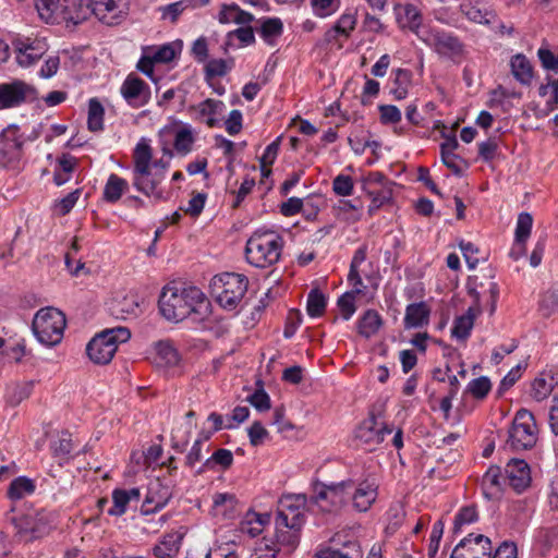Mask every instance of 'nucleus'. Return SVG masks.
<instances>
[{
  "instance_id": "obj_15",
  "label": "nucleus",
  "mask_w": 558,
  "mask_h": 558,
  "mask_svg": "<svg viewBox=\"0 0 558 558\" xmlns=\"http://www.w3.org/2000/svg\"><path fill=\"white\" fill-rule=\"evenodd\" d=\"M492 542L483 534H469L454 547L451 558H490Z\"/></svg>"
},
{
  "instance_id": "obj_16",
  "label": "nucleus",
  "mask_w": 558,
  "mask_h": 558,
  "mask_svg": "<svg viewBox=\"0 0 558 558\" xmlns=\"http://www.w3.org/2000/svg\"><path fill=\"white\" fill-rule=\"evenodd\" d=\"M391 433L392 428H389L384 423H378L374 416H371L364 420L355 429V439L366 446L367 450H373Z\"/></svg>"
},
{
  "instance_id": "obj_7",
  "label": "nucleus",
  "mask_w": 558,
  "mask_h": 558,
  "mask_svg": "<svg viewBox=\"0 0 558 558\" xmlns=\"http://www.w3.org/2000/svg\"><path fill=\"white\" fill-rule=\"evenodd\" d=\"M130 337L131 332L125 327L104 330L88 342L87 355L95 364H108L117 352L118 344L128 341Z\"/></svg>"
},
{
  "instance_id": "obj_46",
  "label": "nucleus",
  "mask_w": 558,
  "mask_h": 558,
  "mask_svg": "<svg viewBox=\"0 0 558 558\" xmlns=\"http://www.w3.org/2000/svg\"><path fill=\"white\" fill-rule=\"evenodd\" d=\"M411 82V73L404 69H397L395 71V87L391 89L396 99L401 100L407 97L408 87Z\"/></svg>"
},
{
  "instance_id": "obj_26",
  "label": "nucleus",
  "mask_w": 558,
  "mask_h": 558,
  "mask_svg": "<svg viewBox=\"0 0 558 558\" xmlns=\"http://www.w3.org/2000/svg\"><path fill=\"white\" fill-rule=\"evenodd\" d=\"M92 0H62L60 23H82L90 15Z\"/></svg>"
},
{
  "instance_id": "obj_33",
  "label": "nucleus",
  "mask_w": 558,
  "mask_h": 558,
  "mask_svg": "<svg viewBox=\"0 0 558 558\" xmlns=\"http://www.w3.org/2000/svg\"><path fill=\"white\" fill-rule=\"evenodd\" d=\"M179 360V353L170 341H159L155 344L154 363L157 366H174Z\"/></svg>"
},
{
  "instance_id": "obj_13",
  "label": "nucleus",
  "mask_w": 558,
  "mask_h": 558,
  "mask_svg": "<svg viewBox=\"0 0 558 558\" xmlns=\"http://www.w3.org/2000/svg\"><path fill=\"white\" fill-rule=\"evenodd\" d=\"M129 3L126 0H94L90 14L101 23L113 26L120 24L126 16Z\"/></svg>"
},
{
  "instance_id": "obj_35",
  "label": "nucleus",
  "mask_w": 558,
  "mask_h": 558,
  "mask_svg": "<svg viewBox=\"0 0 558 558\" xmlns=\"http://www.w3.org/2000/svg\"><path fill=\"white\" fill-rule=\"evenodd\" d=\"M129 183L125 179L112 173L104 187V199L108 203H117L128 191Z\"/></svg>"
},
{
  "instance_id": "obj_58",
  "label": "nucleus",
  "mask_w": 558,
  "mask_h": 558,
  "mask_svg": "<svg viewBox=\"0 0 558 558\" xmlns=\"http://www.w3.org/2000/svg\"><path fill=\"white\" fill-rule=\"evenodd\" d=\"M538 59L542 63V66L545 70L553 71L558 74V57L555 56L547 48H539L537 51Z\"/></svg>"
},
{
  "instance_id": "obj_40",
  "label": "nucleus",
  "mask_w": 558,
  "mask_h": 558,
  "mask_svg": "<svg viewBox=\"0 0 558 558\" xmlns=\"http://www.w3.org/2000/svg\"><path fill=\"white\" fill-rule=\"evenodd\" d=\"M501 470L498 466H490L482 477V488L487 497H494L500 492Z\"/></svg>"
},
{
  "instance_id": "obj_64",
  "label": "nucleus",
  "mask_w": 558,
  "mask_h": 558,
  "mask_svg": "<svg viewBox=\"0 0 558 558\" xmlns=\"http://www.w3.org/2000/svg\"><path fill=\"white\" fill-rule=\"evenodd\" d=\"M247 399L250 403L258 411H266L270 408V398L264 389L256 390Z\"/></svg>"
},
{
  "instance_id": "obj_32",
  "label": "nucleus",
  "mask_w": 558,
  "mask_h": 558,
  "mask_svg": "<svg viewBox=\"0 0 558 558\" xmlns=\"http://www.w3.org/2000/svg\"><path fill=\"white\" fill-rule=\"evenodd\" d=\"M110 312L118 319L134 318L140 313V304L135 296L125 295L110 303Z\"/></svg>"
},
{
  "instance_id": "obj_30",
  "label": "nucleus",
  "mask_w": 558,
  "mask_h": 558,
  "mask_svg": "<svg viewBox=\"0 0 558 558\" xmlns=\"http://www.w3.org/2000/svg\"><path fill=\"white\" fill-rule=\"evenodd\" d=\"M141 492L138 488L114 489L112 493V506L108 509L110 515L120 517L126 512L129 504L138 502Z\"/></svg>"
},
{
  "instance_id": "obj_24",
  "label": "nucleus",
  "mask_w": 558,
  "mask_h": 558,
  "mask_svg": "<svg viewBox=\"0 0 558 558\" xmlns=\"http://www.w3.org/2000/svg\"><path fill=\"white\" fill-rule=\"evenodd\" d=\"M16 61L19 65L28 68L35 64L47 51L44 40L34 39L27 41H19L15 46Z\"/></svg>"
},
{
  "instance_id": "obj_56",
  "label": "nucleus",
  "mask_w": 558,
  "mask_h": 558,
  "mask_svg": "<svg viewBox=\"0 0 558 558\" xmlns=\"http://www.w3.org/2000/svg\"><path fill=\"white\" fill-rule=\"evenodd\" d=\"M208 436L205 439H197L192 446L190 452L186 456V465L193 468L197 462L203 458L202 451L203 448L206 447V451L208 452L209 446L206 444Z\"/></svg>"
},
{
  "instance_id": "obj_59",
  "label": "nucleus",
  "mask_w": 558,
  "mask_h": 558,
  "mask_svg": "<svg viewBox=\"0 0 558 558\" xmlns=\"http://www.w3.org/2000/svg\"><path fill=\"white\" fill-rule=\"evenodd\" d=\"M380 112V120L385 124L398 123L401 121V112L393 105H381L378 107Z\"/></svg>"
},
{
  "instance_id": "obj_62",
  "label": "nucleus",
  "mask_w": 558,
  "mask_h": 558,
  "mask_svg": "<svg viewBox=\"0 0 558 558\" xmlns=\"http://www.w3.org/2000/svg\"><path fill=\"white\" fill-rule=\"evenodd\" d=\"M267 436L268 432L260 422H254L248 428V437L252 446L256 447L262 445Z\"/></svg>"
},
{
  "instance_id": "obj_17",
  "label": "nucleus",
  "mask_w": 558,
  "mask_h": 558,
  "mask_svg": "<svg viewBox=\"0 0 558 558\" xmlns=\"http://www.w3.org/2000/svg\"><path fill=\"white\" fill-rule=\"evenodd\" d=\"M173 495V487L170 483L160 478L150 481L143 507L145 513L155 512L165 507Z\"/></svg>"
},
{
  "instance_id": "obj_21",
  "label": "nucleus",
  "mask_w": 558,
  "mask_h": 558,
  "mask_svg": "<svg viewBox=\"0 0 558 558\" xmlns=\"http://www.w3.org/2000/svg\"><path fill=\"white\" fill-rule=\"evenodd\" d=\"M15 526L25 542L41 537L48 530L46 515L41 512L21 515L15 519Z\"/></svg>"
},
{
  "instance_id": "obj_8",
  "label": "nucleus",
  "mask_w": 558,
  "mask_h": 558,
  "mask_svg": "<svg viewBox=\"0 0 558 558\" xmlns=\"http://www.w3.org/2000/svg\"><path fill=\"white\" fill-rule=\"evenodd\" d=\"M353 488L354 482L352 480L331 484H316L313 499L322 511H338L348 502Z\"/></svg>"
},
{
  "instance_id": "obj_2",
  "label": "nucleus",
  "mask_w": 558,
  "mask_h": 558,
  "mask_svg": "<svg viewBox=\"0 0 558 558\" xmlns=\"http://www.w3.org/2000/svg\"><path fill=\"white\" fill-rule=\"evenodd\" d=\"M133 186L144 195L157 201L163 197L160 184L165 179L168 162L162 159L153 161V148L142 138L133 151Z\"/></svg>"
},
{
  "instance_id": "obj_53",
  "label": "nucleus",
  "mask_w": 558,
  "mask_h": 558,
  "mask_svg": "<svg viewBox=\"0 0 558 558\" xmlns=\"http://www.w3.org/2000/svg\"><path fill=\"white\" fill-rule=\"evenodd\" d=\"M52 452L56 457H68L73 450L71 435L69 433H61L57 440L51 445Z\"/></svg>"
},
{
  "instance_id": "obj_45",
  "label": "nucleus",
  "mask_w": 558,
  "mask_h": 558,
  "mask_svg": "<svg viewBox=\"0 0 558 558\" xmlns=\"http://www.w3.org/2000/svg\"><path fill=\"white\" fill-rule=\"evenodd\" d=\"M326 298L319 290L313 289L310 291L306 310L311 317L322 316L326 310Z\"/></svg>"
},
{
  "instance_id": "obj_1",
  "label": "nucleus",
  "mask_w": 558,
  "mask_h": 558,
  "mask_svg": "<svg viewBox=\"0 0 558 558\" xmlns=\"http://www.w3.org/2000/svg\"><path fill=\"white\" fill-rule=\"evenodd\" d=\"M209 302L195 287L179 288L167 284L159 298V311L169 322L179 323L193 316V320L203 319L208 313Z\"/></svg>"
},
{
  "instance_id": "obj_29",
  "label": "nucleus",
  "mask_w": 558,
  "mask_h": 558,
  "mask_svg": "<svg viewBox=\"0 0 558 558\" xmlns=\"http://www.w3.org/2000/svg\"><path fill=\"white\" fill-rule=\"evenodd\" d=\"M430 307L426 302L411 303L405 308L404 328H422L429 323Z\"/></svg>"
},
{
  "instance_id": "obj_3",
  "label": "nucleus",
  "mask_w": 558,
  "mask_h": 558,
  "mask_svg": "<svg viewBox=\"0 0 558 558\" xmlns=\"http://www.w3.org/2000/svg\"><path fill=\"white\" fill-rule=\"evenodd\" d=\"M282 239L274 231L255 232L246 242L247 262L258 268H266L280 258Z\"/></svg>"
},
{
  "instance_id": "obj_43",
  "label": "nucleus",
  "mask_w": 558,
  "mask_h": 558,
  "mask_svg": "<svg viewBox=\"0 0 558 558\" xmlns=\"http://www.w3.org/2000/svg\"><path fill=\"white\" fill-rule=\"evenodd\" d=\"M59 169L56 170L53 181L57 185L66 183L76 166V159L70 155H62L59 160Z\"/></svg>"
},
{
  "instance_id": "obj_44",
  "label": "nucleus",
  "mask_w": 558,
  "mask_h": 558,
  "mask_svg": "<svg viewBox=\"0 0 558 558\" xmlns=\"http://www.w3.org/2000/svg\"><path fill=\"white\" fill-rule=\"evenodd\" d=\"M558 380L554 376L546 378L545 376L536 378L532 384V396L537 401L546 399L553 391Z\"/></svg>"
},
{
  "instance_id": "obj_28",
  "label": "nucleus",
  "mask_w": 558,
  "mask_h": 558,
  "mask_svg": "<svg viewBox=\"0 0 558 558\" xmlns=\"http://www.w3.org/2000/svg\"><path fill=\"white\" fill-rule=\"evenodd\" d=\"M482 308L476 298L475 304L471 305L466 313L457 317L451 329L452 337L465 341L474 326L475 318L481 314Z\"/></svg>"
},
{
  "instance_id": "obj_12",
  "label": "nucleus",
  "mask_w": 558,
  "mask_h": 558,
  "mask_svg": "<svg viewBox=\"0 0 558 558\" xmlns=\"http://www.w3.org/2000/svg\"><path fill=\"white\" fill-rule=\"evenodd\" d=\"M36 98V89L24 81L14 80L0 84V110L21 106Z\"/></svg>"
},
{
  "instance_id": "obj_54",
  "label": "nucleus",
  "mask_w": 558,
  "mask_h": 558,
  "mask_svg": "<svg viewBox=\"0 0 558 558\" xmlns=\"http://www.w3.org/2000/svg\"><path fill=\"white\" fill-rule=\"evenodd\" d=\"M191 7V0H180L168 5L161 7L162 19H170L175 22L180 14Z\"/></svg>"
},
{
  "instance_id": "obj_36",
  "label": "nucleus",
  "mask_w": 558,
  "mask_h": 558,
  "mask_svg": "<svg viewBox=\"0 0 558 558\" xmlns=\"http://www.w3.org/2000/svg\"><path fill=\"white\" fill-rule=\"evenodd\" d=\"M62 0H35V8L46 23H60Z\"/></svg>"
},
{
  "instance_id": "obj_34",
  "label": "nucleus",
  "mask_w": 558,
  "mask_h": 558,
  "mask_svg": "<svg viewBox=\"0 0 558 558\" xmlns=\"http://www.w3.org/2000/svg\"><path fill=\"white\" fill-rule=\"evenodd\" d=\"M383 326V318L375 310H367L357 323L359 333L368 339L376 335Z\"/></svg>"
},
{
  "instance_id": "obj_42",
  "label": "nucleus",
  "mask_w": 558,
  "mask_h": 558,
  "mask_svg": "<svg viewBox=\"0 0 558 558\" xmlns=\"http://www.w3.org/2000/svg\"><path fill=\"white\" fill-rule=\"evenodd\" d=\"M35 490L34 482L25 476H21L11 482L8 496L12 500H19Z\"/></svg>"
},
{
  "instance_id": "obj_9",
  "label": "nucleus",
  "mask_w": 558,
  "mask_h": 558,
  "mask_svg": "<svg viewBox=\"0 0 558 558\" xmlns=\"http://www.w3.org/2000/svg\"><path fill=\"white\" fill-rule=\"evenodd\" d=\"M537 441V427L534 415L521 409L517 412L509 430L508 445L513 450H526Z\"/></svg>"
},
{
  "instance_id": "obj_57",
  "label": "nucleus",
  "mask_w": 558,
  "mask_h": 558,
  "mask_svg": "<svg viewBox=\"0 0 558 558\" xmlns=\"http://www.w3.org/2000/svg\"><path fill=\"white\" fill-rule=\"evenodd\" d=\"M388 529L396 531L403 522L405 517V511L400 504L392 505L388 512Z\"/></svg>"
},
{
  "instance_id": "obj_55",
  "label": "nucleus",
  "mask_w": 558,
  "mask_h": 558,
  "mask_svg": "<svg viewBox=\"0 0 558 558\" xmlns=\"http://www.w3.org/2000/svg\"><path fill=\"white\" fill-rule=\"evenodd\" d=\"M332 190L339 196H349L353 192L352 178L344 174L337 175L332 181Z\"/></svg>"
},
{
  "instance_id": "obj_11",
  "label": "nucleus",
  "mask_w": 558,
  "mask_h": 558,
  "mask_svg": "<svg viewBox=\"0 0 558 558\" xmlns=\"http://www.w3.org/2000/svg\"><path fill=\"white\" fill-rule=\"evenodd\" d=\"M331 547L319 550L314 558H363L359 542L345 532H338L330 538Z\"/></svg>"
},
{
  "instance_id": "obj_61",
  "label": "nucleus",
  "mask_w": 558,
  "mask_h": 558,
  "mask_svg": "<svg viewBox=\"0 0 558 558\" xmlns=\"http://www.w3.org/2000/svg\"><path fill=\"white\" fill-rule=\"evenodd\" d=\"M477 520V511L475 507H464L460 510L454 519V531L457 532L461 525L475 522Z\"/></svg>"
},
{
  "instance_id": "obj_5",
  "label": "nucleus",
  "mask_w": 558,
  "mask_h": 558,
  "mask_svg": "<svg viewBox=\"0 0 558 558\" xmlns=\"http://www.w3.org/2000/svg\"><path fill=\"white\" fill-rule=\"evenodd\" d=\"M65 326L64 314L54 307L39 310L33 320L36 338L47 347H53L61 342Z\"/></svg>"
},
{
  "instance_id": "obj_41",
  "label": "nucleus",
  "mask_w": 558,
  "mask_h": 558,
  "mask_svg": "<svg viewBox=\"0 0 558 558\" xmlns=\"http://www.w3.org/2000/svg\"><path fill=\"white\" fill-rule=\"evenodd\" d=\"M105 109L100 101L92 98L88 102L87 126L92 132H98L104 129Z\"/></svg>"
},
{
  "instance_id": "obj_18",
  "label": "nucleus",
  "mask_w": 558,
  "mask_h": 558,
  "mask_svg": "<svg viewBox=\"0 0 558 558\" xmlns=\"http://www.w3.org/2000/svg\"><path fill=\"white\" fill-rule=\"evenodd\" d=\"M120 92L126 102L134 108L146 105L150 97L149 86L134 74L126 76Z\"/></svg>"
},
{
  "instance_id": "obj_52",
  "label": "nucleus",
  "mask_w": 558,
  "mask_h": 558,
  "mask_svg": "<svg viewBox=\"0 0 558 558\" xmlns=\"http://www.w3.org/2000/svg\"><path fill=\"white\" fill-rule=\"evenodd\" d=\"M339 0H311L314 13L319 17H327L339 9Z\"/></svg>"
},
{
  "instance_id": "obj_50",
  "label": "nucleus",
  "mask_w": 558,
  "mask_h": 558,
  "mask_svg": "<svg viewBox=\"0 0 558 558\" xmlns=\"http://www.w3.org/2000/svg\"><path fill=\"white\" fill-rule=\"evenodd\" d=\"M282 27L280 19H267L262 24L259 33L266 41L271 43L272 38L281 35Z\"/></svg>"
},
{
  "instance_id": "obj_31",
  "label": "nucleus",
  "mask_w": 558,
  "mask_h": 558,
  "mask_svg": "<svg viewBox=\"0 0 558 558\" xmlns=\"http://www.w3.org/2000/svg\"><path fill=\"white\" fill-rule=\"evenodd\" d=\"M238 499L234 494L217 493L213 497V514L217 518L231 519L235 515Z\"/></svg>"
},
{
  "instance_id": "obj_60",
  "label": "nucleus",
  "mask_w": 558,
  "mask_h": 558,
  "mask_svg": "<svg viewBox=\"0 0 558 558\" xmlns=\"http://www.w3.org/2000/svg\"><path fill=\"white\" fill-rule=\"evenodd\" d=\"M356 25V16L352 13L342 14L338 22L335 24L336 31H340V35L349 37L350 33Z\"/></svg>"
},
{
  "instance_id": "obj_4",
  "label": "nucleus",
  "mask_w": 558,
  "mask_h": 558,
  "mask_svg": "<svg viewBox=\"0 0 558 558\" xmlns=\"http://www.w3.org/2000/svg\"><path fill=\"white\" fill-rule=\"evenodd\" d=\"M248 281L245 276L225 272L214 277L210 283L211 294L219 305L232 311L243 299L247 290Z\"/></svg>"
},
{
  "instance_id": "obj_19",
  "label": "nucleus",
  "mask_w": 558,
  "mask_h": 558,
  "mask_svg": "<svg viewBox=\"0 0 558 558\" xmlns=\"http://www.w3.org/2000/svg\"><path fill=\"white\" fill-rule=\"evenodd\" d=\"M460 12L471 22L490 24L496 20V11L492 0H464Z\"/></svg>"
},
{
  "instance_id": "obj_14",
  "label": "nucleus",
  "mask_w": 558,
  "mask_h": 558,
  "mask_svg": "<svg viewBox=\"0 0 558 558\" xmlns=\"http://www.w3.org/2000/svg\"><path fill=\"white\" fill-rule=\"evenodd\" d=\"M422 41L432 47L438 54L447 58H454L463 51V45L458 37L440 29L428 28Z\"/></svg>"
},
{
  "instance_id": "obj_48",
  "label": "nucleus",
  "mask_w": 558,
  "mask_h": 558,
  "mask_svg": "<svg viewBox=\"0 0 558 558\" xmlns=\"http://www.w3.org/2000/svg\"><path fill=\"white\" fill-rule=\"evenodd\" d=\"M280 148V137L270 143L262 157L259 158L262 173L264 177H268L271 172L270 166L275 162Z\"/></svg>"
},
{
  "instance_id": "obj_20",
  "label": "nucleus",
  "mask_w": 558,
  "mask_h": 558,
  "mask_svg": "<svg viewBox=\"0 0 558 558\" xmlns=\"http://www.w3.org/2000/svg\"><path fill=\"white\" fill-rule=\"evenodd\" d=\"M397 22L401 29H408L415 34L421 40L428 32V28L423 26V15L421 10L412 3H405L398 7Z\"/></svg>"
},
{
  "instance_id": "obj_38",
  "label": "nucleus",
  "mask_w": 558,
  "mask_h": 558,
  "mask_svg": "<svg viewBox=\"0 0 558 558\" xmlns=\"http://www.w3.org/2000/svg\"><path fill=\"white\" fill-rule=\"evenodd\" d=\"M511 72L522 84H530L533 77V68L523 54H515L511 59Z\"/></svg>"
},
{
  "instance_id": "obj_49",
  "label": "nucleus",
  "mask_w": 558,
  "mask_h": 558,
  "mask_svg": "<svg viewBox=\"0 0 558 558\" xmlns=\"http://www.w3.org/2000/svg\"><path fill=\"white\" fill-rule=\"evenodd\" d=\"M492 389V384L488 377L481 376L471 380L468 385L466 391L476 399H484Z\"/></svg>"
},
{
  "instance_id": "obj_47",
  "label": "nucleus",
  "mask_w": 558,
  "mask_h": 558,
  "mask_svg": "<svg viewBox=\"0 0 558 558\" xmlns=\"http://www.w3.org/2000/svg\"><path fill=\"white\" fill-rule=\"evenodd\" d=\"M362 292H363L362 289L356 288L351 292H345L343 295H341L338 299L337 304H338L339 311L341 313V316L344 319H347V320L350 319L353 316V314L355 313V311H356L355 296Z\"/></svg>"
},
{
  "instance_id": "obj_27",
  "label": "nucleus",
  "mask_w": 558,
  "mask_h": 558,
  "mask_svg": "<svg viewBox=\"0 0 558 558\" xmlns=\"http://www.w3.org/2000/svg\"><path fill=\"white\" fill-rule=\"evenodd\" d=\"M226 106L221 100L207 98L204 101L192 106L191 111L195 112V119L206 123L208 128H215L219 120L217 116L221 114Z\"/></svg>"
},
{
  "instance_id": "obj_37",
  "label": "nucleus",
  "mask_w": 558,
  "mask_h": 558,
  "mask_svg": "<svg viewBox=\"0 0 558 558\" xmlns=\"http://www.w3.org/2000/svg\"><path fill=\"white\" fill-rule=\"evenodd\" d=\"M182 536L178 533L167 534L162 541H160L153 548V553L158 558H171L175 556L180 549Z\"/></svg>"
},
{
  "instance_id": "obj_25",
  "label": "nucleus",
  "mask_w": 558,
  "mask_h": 558,
  "mask_svg": "<svg viewBox=\"0 0 558 558\" xmlns=\"http://www.w3.org/2000/svg\"><path fill=\"white\" fill-rule=\"evenodd\" d=\"M506 474L509 485L518 493L526 489L531 484V472L529 464L521 459H512L506 466Z\"/></svg>"
},
{
  "instance_id": "obj_6",
  "label": "nucleus",
  "mask_w": 558,
  "mask_h": 558,
  "mask_svg": "<svg viewBox=\"0 0 558 558\" xmlns=\"http://www.w3.org/2000/svg\"><path fill=\"white\" fill-rule=\"evenodd\" d=\"M304 515L298 508L280 509L276 518V541L279 550L292 553L299 545Z\"/></svg>"
},
{
  "instance_id": "obj_63",
  "label": "nucleus",
  "mask_w": 558,
  "mask_h": 558,
  "mask_svg": "<svg viewBox=\"0 0 558 558\" xmlns=\"http://www.w3.org/2000/svg\"><path fill=\"white\" fill-rule=\"evenodd\" d=\"M81 191L75 190L63 197L59 203L56 204V209L60 215L64 216L71 211L80 197Z\"/></svg>"
},
{
  "instance_id": "obj_23",
  "label": "nucleus",
  "mask_w": 558,
  "mask_h": 558,
  "mask_svg": "<svg viewBox=\"0 0 558 558\" xmlns=\"http://www.w3.org/2000/svg\"><path fill=\"white\" fill-rule=\"evenodd\" d=\"M378 496V485L375 481L364 480L354 484L350 499L353 508L359 512H366L375 502Z\"/></svg>"
},
{
  "instance_id": "obj_22",
  "label": "nucleus",
  "mask_w": 558,
  "mask_h": 558,
  "mask_svg": "<svg viewBox=\"0 0 558 558\" xmlns=\"http://www.w3.org/2000/svg\"><path fill=\"white\" fill-rule=\"evenodd\" d=\"M163 133L173 136V148L180 156H186L193 150L195 134L191 125L174 122L162 130Z\"/></svg>"
},
{
  "instance_id": "obj_10",
  "label": "nucleus",
  "mask_w": 558,
  "mask_h": 558,
  "mask_svg": "<svg viewBox=\"0 0 558 558\" xmlns=\"http://www.w3.org/2000/svg\"><path fill=\"white\" fill-rule=\"evenodd\" d=\"M362 189L372 199L369 213L379 209L392 197L391 182L380 172H371L363 177Z\"/></svg>"
},
{
  "instance_id": "obj_51",
  "label": "nucleus",
  "mask_w": 558,
  "mask_h": 558,
  "mask_svg": "<svg viewBox=\"0 0 558 558\" xmlns=\"http://www.w3.org/2000/svg\"><path fill=\"white\" fill-rule=\"evenodd\" d=\"M533 218L529 213H521L515 228V240L526 242L532 230Z\"/></svg>"
},
{
  "instance_id": "obj_39",
  "label": "nucleus",
  "mask_w": 558,
  "mask_h": 558,
  "mask_svg": "<svg viewBox=\"0 0 558 558\" xmlns=\"http://www.w3.org/2000/svg\"><path fill=\"white\" fill-rule=\"evenodd\" d=\"M233 463V454L230 450L220 448L216 450L204 463L198 473L205 470H215L219 466L221 470L229 469Z\"/></svg>"
}]
</instances>
